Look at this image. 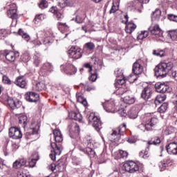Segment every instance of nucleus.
Wrapping results in <instances>:
<instances>
[{"label": "nucleus", "instance_id": "nucleus-26", "mask_svg": "<svg viewBox=\"0 0 177 177\" xmlns=\"http://www.w3.org/2000/svg\"><path fill=\"white\" fill-rule=\"evenodd\" d=\"M166 99L167 95L165 94V93H162V94L158 95L154 100L156 106L157 107L158 104L162 103V102L165 101Z\"/></svg>", "mask_w": 177, "mask_h": 177}, {"label": "nucleus", "instance_id": "nucleus-3", "mask_svg": "<svg viewBox=\"0 0 177 177\" xmlns=\"http://www.w3.org/2000/svg\"><path fill=\"white\" fill-rule=\"evenodd\" d=\"M174 64L172 62H162L157 65L155 68V75L157 78H164L167 74L169 75V71L172 70Z\"/></svg>", "mask_w": 177, "mask_h": 177}, {"label": "nucleus", "instance_id": "nucleus-31", "mask_svg": "<svg viewBox=\"0 0 177 177\" xmlns=\"http://www.w3.org/2000/svg\"><path fill=\"white\" fill-rule=\"evenodd\" d=\"M161 17V10L157 8L154 12L151 14V19L153 21L156 20V21H158Z\"/></svg>", "mask_w": 177, "mask_h": 177}, {"label": "nucleus", "instance_id": "nucleus-64", "mask_svg": "<svg viewBox=\"0 0 177 177\" xmlns=\"http://www.w3.org/2000/svg\"><path fill=\"white\" fill-rule=\"evenodd\" d=\"M49 168L52 170V171H57V163H52L50 166Z\"/></svg>", "mask_w": 177, "mask_h": 177}, {"label": "nucleus", "instance_id": "nucleus-43", "mask_svg": "<svg viewBox=\"0 0 177 177\" xmlns=\"http://www.w3.org/2000/svg\"><path fill=\"white\" fill-rule=\"evenodd\" d=\"M131 6L134 9H142V8H143V4H142V3H140V1H132L131 3Z\"/></svg>", "mask_w": 177, "mask_h": 177}, {"label": "nucleus", "instance_id": "nucleus-45", "mask_svg": "<svg viewBox=\"0 0 177 177\" xmlns=\"http://www.w3.org/2000/svg\"><path fill=\"white\" fill-rule=\"evenodd\" d=\"M84 49H87V50H89L90 52L93 50L95 49V44L92 42H87L84 44Z\"/></svg>", "mask_w": 177, "mask_h": 177}, {"label": "nucleus", "instance_id": "nucleus-38", "mask_svg": "<svg viewBox=\"0 0 177 177\" xmlns=\"http://www.w3.org/2000/svg\"><path fill=\"white\" fill-rule=\"evenodd\" d=\"M161 143V140L158 137H155L151 139L148 142V145L150 146V145H153L154 146H158V145H160Z\"/></svg>", "mask_w": 177, "mask_h": 177}, {"label": "nucleus", "instance_id": "nucleus-13", "mask_svg": "<svg viewBox=\"0 0 177 177\" xmlns=\"http://www.w3.org/2000/svg\"><path fill=\"white\" fill-rule=\"evenodd\" d=\"M153 95V90L149 86H147L143 88L141 93V97L146 102L150 100L151 99V96Z\"/></svg>", "mask_w": 177, "mask_h": 177}, {"label": "nucleus", "instance_id": "nucleus-2", "mask_svg": "<svg viewBox=\"0 0 177 177\" xmlns=\"http://www.w3.org/2000/svg\"><path fill=\"white\" fill-rule=\"evenodd\" d=\"M69 136L72 139H75L77 142V149L80 151L84 153V154H88L86 152V145L85 142H80L81 138L80 137V126L77 123H72L69 125Z\"/></svg>", "mask_w": 177, "mask_h": 177}, {"label": "nucleus", "instance_id": "nucleus-42", "mask_svg": "<svg viewBox=\"0 0 177 177\" xmlns=\"http://www.w3.org/2000/svg\"><path fill=\"white\" fill-rule=\"evenodd\" d=\"M39 160V158L37 159H32L29 162H26V164L25 165V167H29V168H34L35 167V164H37V161Z\"/></svg>", "mask_w": 177, "mask_h": 177}, {"label": "nucleus", "instance_id": "nucleus-18", "mask_svg": "<svg viewBox=\"0 0 177 177\" xmlns=\"http://www.w3.org/2000/svg\"><path fill=\"white\" fill-rule=\"evenodd\" d=\"M166 150L169 154L177 155V143L175 142L169 143L166 146Z\"/></svg>", "mask_w": 177, "mask_h": 177}, {"label": "nucleus", "instance_id": "nucleus-57", "mask_svg": "<svg viewBox=\"0 0 177 177\" xmlns=\"http://www.w3.org/2000/svg\"><path fill=\"white\" fill-rule=\"evenodd\" d=\"M65 3L66 4V6H74L75 0H66Z\"/></svg>", "mask_w": 177, "mask_h": 177}, {"label": "nucleus", "instance_id": "nucleus-28", "mask_svg": "<svg viewBox=\"0 0 177 177\" xmlns=\"http://www.w3.org/2000/svg\"><path fill=\"white\" fill-rule=\"evenodd\" d=\"M26 161L25 159H18L13 163V168L18 169V168H21V167H26Z\"/></svg>", "mask_w": 177, "mask_h": 177}, {"label": "nucleus", "instance_id": "nucleus-23", "mask_svg": "<svg viewBox=\"0 0 177 177\" xmlns=\"http://www.w3.org/2000/svg\"><path fill=\"white\" fill-rule=\"evenodd\" d=\"M15 85L17 86H19V88H26V86L27 85V82H26V79H24V77L19 76L17 77L15 82Z\"/></svg>", "mask_w": 177, "mask_h": 177}, {"label": "nucleus", "instance_id": "nucleus-63", "mask_svg": "<svg viewBox=\"0 0 177 177\" xmlns=\"http://www.w3.org/2000/svg\"><path fill=\"white\" fill-rule=\"evenodd\" d=\"M84 67H85V68H88V73H91V71H92V66H91V64H84Z\"/></svg>", "mask_w": 177, "mask_h": 177}, {"label": "nucleus", "instance_id": "nucleus-61", "mask_svg": "<svg viewBox=\"0 0 177 177\" xmlns=\"http://www.w3.org/2000/svg\"><path fill=\"white\" fill-rule=\"evenodd\" d=\"M30 59H31V57H30L29 54L26 53L23 55L24 62H28V60H30Z\"/></svg>", "mask_w": 177, "mask_h": 177}, {"label": "nucleus", "instance_id": "nucleus-15", "mask_svg": "<svg viewBox=\"0 0 177 177\" xmlns=\"http://www.w3.org/2000/svg\"><path fill=\"white\" fill-rule=\"evenodd\" d=\"M122 128L123 130L125 131L127 129V124H122L121 126H120L116 130H113V133L111 134V136H116V138H114V140H119V139L121 138L122 135H124V131H122Z\"/></svg>", "mask_w": 177, "mask_h": 177}, {"label": "nucleus", "instance_id": "nucleus-25", "mask_svg": "<svg viewBox=\"0 0 177 177\" xmlns=\"http://www.w3.org/2000/svg\"><path fill=\"white\" fill-rule=\"evenodd\" d=\"M102 104L104 107V110L106 111V113H111L113 107H114V103L113 102L106 101L105 102H102Z\"/></svg>", "mask_w": 177, "mask_h": 177}, {"label": "nucleus", "instance_id": "nucleus-5", "mask_svg": "<svg viewBox=\"0 0 177 177\" xmlns=\"http://www.w3.org/2000/svg\"><path fill=\"white\" fill-rule=\"evenodd\" d=\"M88 120L89 124H91L93 125V128H95L97 132H99V131L102 129V121H100V118L95 115L93 113H90Z\"/></svg>", "mask_w": 177, "mask_h": 177}, {"label": "nucleus", "instance_id": "nucleus-14", "mask_svg": "<svg viewBox=\"0 0 177 177\" xmlns=\"http://www.w3.org/2000/svg\"><path fill=\"white\" fill-rule=\"evenodd\" d=\"M8 104L10 109L12 110H16V109H20L22 106L21 101L17 100V99H13V98H8Z\"/></svg>", "mask_w": 177, "mask_h": 177}, {"label": "nucleus", "instance_id": "nucleus-51", "mask_svg": "<svg viewBox=\"0 0 177 177\" xmlns=\"http://www.w3.org/2000/svg\"><path fill=\"white\" fill-rule=\"evenodd\" d=\"M89 81H91V82H95L96 80H97V73H93L91 75V76L88 77Z\"/></svg>", "mask_w": 177, "mask_h": 177}, {"label": "nucleus", "instance_id": "nucleus-39", "mask_svg": "<svg viewBox=\"0 0 177 177\" xmlns=\"http://www.w3.org/2000/svg\"><path fill=\"white\" fill-rule=\"evenodd\" d=\"M19 124H23L24 128H26V127H27V124H28L27 116L22 115L19 117Z\"/></svg>", "mask_w": 177, "mask_h": 177}, {"label": "nucleus", "instance_id": "nucleus-59", "mask_svg": "<svg viewBox=\"0 0 177 177\" xmlns=\"http://www.w3.org/2000/svg\"><path fill=\"white\" fill-rule=\"evenodd\" d=\"M84 88L86 91H87L88 92H91V91H95V89L96 88L95 86H89V85L85 86Z\"/></svg>", "mask_w": 177, "mask_h": 177}, {"label": "nucleus", "instance_id": "nucleus-8", "mask_svg": "<svg viewBox=\"0 0 177 177\" xmlns=\"http://www.w3.org/2000/svg\"><path fill=\"white\" fill-rule=\"evenodd\" d=\"M68 57L71 59H81L82 54L81 53V48L77 46H72L68 50Z\"/></svg>", "mask_w": 177, "mask_h": 177}, {"label": "nucleus", "instance_id": "nucleus-16", "mask_svg": "<svg viewBox=\"0 0 177 177\" xmlns=\"http://www.w3.org/2000/svg\"><path fill=\"white\" fill-rule=\"evenodd\" d=\"M158 123V119L157 118H151L150 119L146 121L145 125V129H147V131H151V128H153V127H156V125H157Z\"/></svg>", "mask_w": 177, "mask_h": 177}, {"label": "nucleus", "instance_id": "nucleus-1", "mask_svg": "<svg viewBox=\"0 0 177 177\" xmlns=\"http://www.w3.org/2000/svg\"><path fill=\"white\" fill-rule=\"evenodd\" d=\"M53 136L55 142H51L50 146L53 149L51 153H50V158L53 161L56 160V156H60L62 151H63V146H62V142H63V136L60 130L55 129L53 131Z\"/></svg>", "mask_w": 177, "mask_h": 177}, {"label": "nucleus", "instance_id": "nucleus-54", "mask_svg": "<svg viewBox=\"0 0 177 177\" xmlns=\"http://www.w3.org/2000/svg\"><path fill=\"white\" fill-rule=\"evenodd\" d=\"M174 132H175L174 127H169L165 130V135H171L174 133Z\"/></svg>", "mask_w": 177, "mask_h": 177}, {"label": "nucleus", "instance_id": "nucleus-49", "mask_svg": "<svg viewBox=\"0 0 177 177\" xmlns=\"http://www.w3.org/2000/svg\"><path fill=\"white\" fill-rule=\"evenodd\" d=\"M39 8H40V9H45L46 8H48V1L46 0H41L39 3Z\"/></svg>", "mask_w": 177, "mask_h": 177}, {"label": "nucleus", "instance_id": "nucleus-7", "mask_svg": "<svg viewBox=\"0 0 177 177\" xmlns=\"http://www.w3.org/2000/svg\"><path fill=\"white\" fill-rule=\"evenodd\" d=\"M84 145H86V153L88 156H95L96 152L92 149V146L93 145V140H92V137L87 136L84 138Z\"/></svg>", "mask_w": 177, "mask_h": 177}, {"label": "nucleus", "instance_id": "nucleus-9", "mask_svg": "<svg viewBox=\"0 0 177 177\" xmlns=\"http://www.w3.org/2000/svg\"><path fill=\"white\" fill-rule=\"evenodd\" d=\"M124 168L125 171L129 174H135V172H138V171H139V165L132 160L127 162L124 165Z\"/></svg>", "mask_w": 177, "mask_h": 177}, {"label": "nucleus", "instance_id": "nucleus-40", "mask_svg": "<svg viewBox=\"0 0 177 177\" xmlns=\"http://www.w3.org/2000/svg\"><path fill=\"white\" fill-rule=\"evenodd\" d=\"M167 109H168V104L167 102H164L158 108V112L160 113H165Z\"/></svg>", "mask_w": 177, "mask_h": 177}, {"label": "nucleus", "instance_id": "nucleus-20", "mask_svg": "<svg viewBox=\"0 0 177 177\" xmlns=\"http://www.w3.org/2000/svg\"><path fill=\"white\" fill-rule=\"evenodd\" d=\"M7 15L10 19H12V26L13 22L15 23V26L17 23V9H11L7 11Z\"/></svg>", "mask_w": 177, "mask_h": 177}, {"label": "nucleus", "instance_id": "nucleus-36", "mask_svg": "<svg viewBox=\"0 0 177 177\" xmlns=\"http://www.w3.org/2000/svg\"><path fill=\"white\" fill-rule=\"evenodd\" d=\"M128 116L129 118H132L133 120H135V118H138V111H136V109L132 108L128 111Z\"/></svg>", "mask_w": 177, "mask_h": 177}, {"label": "nucleus", "instance_id": "nucleus-17", "mask_svg": "<svg viewBox=\"0 0 177 177\" xmlns=\"http://www.w3.org/2000/svg\"><path fill=\"white\" fill-rule=\"evenodd\" d=\"M170 162H174V159H171V156H167L162 161H160L158 164L160 171H165L167 165L170 164Z\"/></svg>", "mask_w": 177, "mask_h": 177}, {"label": "nucleus", "instance_id": "nucleus-4", "mask_svg": "<svg viewBox=\"0 0 177 177\" xmlns=\"http://www.w3.org/2000/svg\"><path fill=\"white\" fill-rule=\"evenodd\" d=\"M3 56H5L7 60H4L3 63L7 66V67H10V63H15V62H16V59L19 57V53L17 51L5 50Z\"/></svg>", "mask_w": 177, "mask_h": 177}, {"label": "nucleus", "instance_id": "nucleus-62", "mask_svg": "<svg viewBox=\"0 0 177 177\" xmlns=\"http://www.w3.org/2000/svg\"><path fill=\"white\" fill-rule=\"evenodd\" d=\"M115 74L116 77H122V71H121V69H117L115 71Z\"/></svg>", "mask_w": 177, "mask_h": 177}, {"label": "nucleus", "instance_id": "nucleus-50", "mask_svg": "<svg viewBox=\"0 0 177 177\" xmlns=\"http://www.w3.org/2000/svg\"><path fill=\"white\" fill-rule=\"evenodd\" d=\"M8 36V32L5 29H0V39H3V38Z\"/></svg>", "mask_w": 177, "mask_h": 177}, {"label": "nucleus", "instance_id": "nucleus-60", "mask_svg": "<svg viewBox=\"0 0 177 177\" xmlns=\"http://www.w3.org/2000/svg\"><path fill=\"white\" fill-rule=\"evenodd\" d=\"M120 154L122 158H125L128 157V152H127L125 151L120 150Z\"/></svg>", "mask_w": 177, "mask_h": 177}, {"label": "nucleus", "instance_id": "nucleus-11", "mask_svg": "<svg viewBox=\"0 0 177 177\" xmlns=\"http://www.w3.org/2000/svg\"><path fill=\"white\" fill-rule=\"evenodd\" d=\"M25 99L30 103H37L39 100V94L35 92H28L25 94Z\"/></svg>", "mask_w": 177, "mask_h": 177}, {"label": "nucleus", "instance_id": "nucleus-35", "mask_svg": "<svg viewBox=\"0 0 177 177\" xmlns=\"http://www.w3.org/2000/svg\"><path fill=\"white\" fill-rule=\"evenodd\" d=\"M41 70L42 71H44V72L48 71V73H50L53 71V65L51 63L46 62L43 65Z\"/></svg>", "mask_w": 177, "mask_h": 177}, {"label": "nucleus", "instance_id": "nucleus-30", "mask_svg": "<svg viewBox=\"0 0 177 177\" xmlns=\"http://www.w3.org/2000/svg\"><path fill=\"white\" fill-rule=\"evenodd\" d=\"M66 169V164L64 163V161L63 159H59L57 162V171L58 172H63Z\"/></svg>", "mask_w": 177, "mask_h": 177}, {"label": "nucleus", "instance_id": "nucleus-12", "mask_svg": "<svg viewBox=\"0 0 177 177\" xmlns=\"http://www.w3.org/2000/svg\"><path fill=\"white\" fill-rule=\"evenodd\" d=\"M151 34L156 37H162V30L157 24H153L149 28Z\"/></svg>", "mask_w": 177, "mask_h": 177}, {"label": "nucleus", "instance_id": "nucleus-29", "mask_svg": "<svg viewBox=\"0 0 177 177\" xmlns=\"http://www.w3.org/2000/svg\"><path fill=\"white\" fill-rule=\"evenodd\" d=\"M33 63L36 67H39V65L42 63V59H41V54L39 53H35L33 56Z\"/></svg>", "mask_w": 177, "mask_h": 177}, {"label": "nucleus", "instance_id": "nucleus-21", "mask_svg": "<svg viewBox=\"0 0 177 177\" xmlns=\"http://www.w3.org/2000/svg\"><path fill=\"white\" fill-rule=\"evenodd\" d=\"M132 72L133 73V74H135V75H139L142 73H143V66H142V65H140L139 62H136L133 64Z\"/></svg>", "mask_w": 177, "mask_h": 177}, {"label": "nucleus", "instance_id": "nucleus-55", "mask_svg": "<svg viewBox=\"0 0 177 177\" xmlns=\"http://www.w3.org/2000/svg\"><path fill=\"white\" fill-rule=\"evenodd\" d=\"M28 135H38V130L37 129V128H32L30 129L28 133Z\"/></svg>", "mask_w": 177, "mask_h": 177}, {"label": "nucleus", "instance_id": "nucleus-19", "mask_svg": "<svg viewBox=\"0 0 177 177\" xmlns=\"http://www.w3.org/2000/svg\"><path fill=\"white\" fill-rule=\"evenodd\" d=\"M155 88L156 92L159 93H165L168 91L169 87L164 83L157 82L155 84Z\"/></svg>", "mask_w": 177, "mask_h": 177}, {"label": "nucleus", "instance_id": "nucleus-32", "mask_svg": "<svg viewBox=\"0 0 177 177\" xmlns=\"http://www.w3.org/2000/svg\"><path fill=\"white\" fill-rule=\"evenodd\" d=\"M135 97L132 95H126L123 98V102L126 103V104H133L135 103Z\"/></svg>", "mask_w": 177, "mask_h": 177}, {"label": "nucleus", "instance_id": "nucleus-24", "mask_svg": "<svg viewBox=\"0 0 177 177\" xmlns=\"http://www.w3.org/2000/svg\"><path fill=\"white\" fill-rule=\"evenodd\" d=\"M125 32L127 34H131V32H133L134 30H136V24H135L132 21H129V23H125Z\"/></svg>", "mask_w": 177, "mask_h": 177}, {"label": "nucleus", "instance_id": "nucleus-27", "mask_svg": "<svg viewBox=\"0 0 177 177\" xmlns=\"http://www.w3.org/2000/svg\"><path fill=\"white\" fill-rule=\"evenodd\" d=\"M69 117L72 120H75V121H79V122L82 121V115L80 113L71 111L69 113Z\"/></svg>", "mask_w": 177, "mask_h": 177}, {"label": "nucleus", "instance_id": "nucleus-48", "mask_svg": "<svg viewBox=\"0 0 177 177\" xmlns=\"http://www.w3.org/2000/svg\"><path fill=\"white\" fill-rule=\"evenodd\" d=\"M52 39H50V37H45L43 40L44 45H46V46H49V45H52Z\"/></svg>", "mask_w": 177, "mask_h": 177}, {"label": "nucleus", "instance_id": "nucleus-58", "mask_svg": "<svg viewBox=\"0 0 177 177\" xmlns=\"http://www.w3.org/2000/svg\"><path fill=\"white\" fill-rule=\"evenodd\" d=\"M77 101L80 103H82L84 106H86V104H88V102L86 101V100H82V97L81 96L77 97Z\"/></svg>", "mask_w": 177, "mask_h": 177}, {"label": "nucleus", "instance_id": "nucleus-33", "mask_svg": "<svg viewBox=\"0 0 177 177\" xmlns=\"http://www.w3.org/2000/svg\"><path fill=\"white\" fill-rule=\"evenodd\" d=\"M167 37L171 41H177V30L167 31Z\"/></svg>", "mask_w": 177, "mask_h": 177}, {"label": "nucleus", "instance_id": "nucleus-46", "mask_svg": "<svg viewBox=\"0 0 177 177\" xmlns=\"http://www.w3.org/2000/svg\"><path fill=\"white\" fill-rule=\"evenodd\" d=\"M169 75H170V77H173L174 80H177V67L174 68L173 66L171 70L169 71Z\"/></svg>", "mask_w": 177, "mask_h": 177}, {"label": "nucleus", "instance_id": "nucleus-56", "mask_svg": "<svg viewBox=\"0 0 177 177\" xmlns=\"http://www.w3.org/2000/svg\"><path fill=\"white\" fill-rule=\"evenodd\" d=\"M43 15L42 14H40L37 16H36L35 17V19H33V22L35 24H37V23L39 21H37V20H42V17H43Z\"/></svg>", "mask_w": 177, "mask_h": 177}, {"label": "nucleus", "instance_id": "nucleus-47", "mask_svg": "<svg viewBox=\"0 0 177 177\" xmlns=\"http://www.w3.org/2000/svg\"><path fill=\"white\" fill-rule=\"evenodd\" d=\"M19 35H21V37H22V38H24L26 41L30 40V36L28 35H27V33L24 32V30H23V29L19 30Z\"/></svg>", "mask_w": 177, "mask_h": 177}, {"label": "nucleus", "instance_id": "nucleus-6", "mask_svg": "<svg viewBox=\"0 0 177 177\" xmlns=\"http://www.w3.org/2000/svg\"><path fill=\"white\" fill-rule=\"evenodd\" d=\"M118 85H119V88L117 90V93H119V95H124V93H131V91H129V88H128V87L125 88V80L118 79L116 80L115 86H118Z\"/></svg>", "mask_w": 177, "mask_h": 177}, {"label": "nucleus", "instance_id": "nucleus-34", "mask_svg": "<svg viewBox=\"0 0 177 177\" xmlns=\"http://www.w3.org/2000/svg\"><path fill=\"white\" fill-rule=\"evenodd\" d=\"M72 21H75L77 24H82L85 21V18L82 15H77L75 16V18L71 19Z\"/></svg>", "mask_w": 177, "mask_h": 177}, {"label": "nucleus", "instance_id": "nucleus-22", "mask_svg": "<svg viewBox=\"0 0 177 177\" xmlns=\"http://www.w3.org/2000/svg\"><path fill=\"white\" fill-rule=\"evenodd\" d=\"M65 73L68 74V75H74L75 73H77V68L70 63L66 64L65 66Z\"/></svg>", "mask_w": 177, "mask_h": 177}, {"label": "nucleus", "instance_id": "nucleus-53", "mask_svg": "<svg viewBox=\"0 0 177 177\" xmlns=\"http://www.w3.org/2000/svg\"><path fill=\"white\" fill-rule=\"evenodd\" d=\"M3 82L4 84H8V85H10L12 84V81H10V79H9L6 75L3 76Z\"/></svg>", "mask_w": 177, "mask_h": 177}, {"label": "nucleus", "instance_id": "nucleus-37", "mask_svg": "<svg viewBox=\"0 0 177 177\" xmlns=\"http://www.w3.org/2000/svg\"><path fill=\"white\" fill-rule=\"evenodd\" d=\"M152 55H153V56H157L158 57H164V56H165V50L161 49L153 50Z\"/></svg>", "mask_w": 177, "mask_h": 177}, {"label": "nucleus", "instance_id": "nucleus-41", "mask_svg": "<svg viewBox=\"0 0 177 177\" xmlns=\"http://www.w3.org/2000/svg\"><path fill=\"white\" fill-rule=\"evenodd\" d=\"M50 10L51 13H54V15H56L57 20H61V19H63V15L57 10H56V8L53 7Z\"/></svg>", "mask_w": 177, "mask_h": 177}, {"label": "nucleus", "instance_id": "nucleus-10", "mask_svg": "<svg viewBox=\"0 0 177 177\" xmlns=\"http://www.w3.org/2000/svg\"><path fill=\"white\" fill-rule=\"evenodd\" d=\"M8 135L10 138H12V139H21V138H23L21 130L17 127H10Z\"/></svg>", "mask_w": 177, "mask_h": 177}, {"label": "nucleus", "instance_id": "nucleus-44", "mask_svg": "<svg viewBox=\"0 0 177 177\" xmlns=\"http://www.w3.org/2000/svg\"><path fill=\"white\" fill-rule=\"evenodd\" d=\"M45 88H46L45 83L44 82H38L35 85V91H37L39 92L41 91H44Z\"/></svg>", "mask_w": 177, "mask_h": 177}, {"label": "nucleus", "instance_id": "nucleus-52", "mask_svg": "<svg viewBox=\"0 0 177 177\" xmlns=\"http://www.w3.org/2000/svg\"><path fill=\"white\" fill-rule=\"evenodd\" d=\"M168 19L171 21H175L176 23H177V15H175L174 14H169L168 15Z\"/></svg>", "mask_w": 177, "mask_h": 177}]
</instances>
